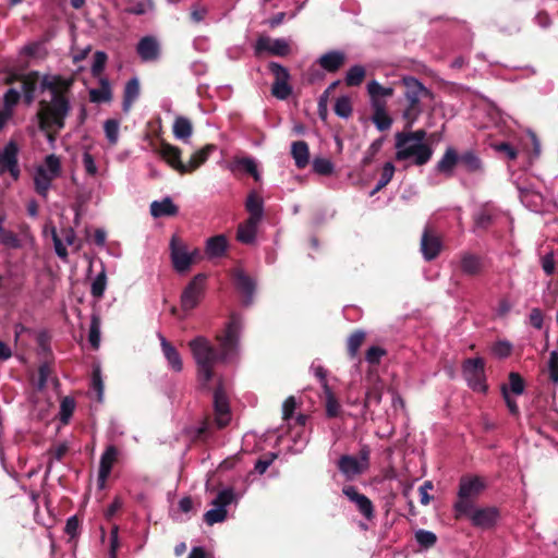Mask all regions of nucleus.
<instances>
[{
  "mask_svg": "<svg viewBox=\"0 0 558 558\" xmlns=\"http://www.w3.org/2000/svg\"><path fill=\"white\" fill-rule=\"evenodd\" d=\"M117 457L118 450L113 446H109L102 453L99 466V481L101 482V485H104V483L108 478L111 469L117 460Z\"/></svg>",
  "mask_w": 558,
  "mask_h": 558,
  "instance_id": "nucleus-23",
  "label": "nucleus"
},
{
  "mask_svg": "<svg viewBox=\"0 0 558 558\" xmlns=\"http://www.w3.org/2000/svg\"><path fill=\"white\" fill-rule=\"evenodd\" d=\"M484 366V360L481 357L469 359L463 364V375L469 386L478 392H485L487 389Z\"/></svg>",
  "mask_w": 558,
  "mask_h": 558,
  "instance_id": "nucleus-8",
  "label": "nucleus"
},
{
  "mask_svg": "<svg viewBox=\"0 0 558 558\" xmlns=\"http://www.w3.org/2000/svg\"><path fill=\"white\" fill-rule=\"evenodd\" d=\"M386 351L379 347H371L366 352V361L369 364H378Z\"/></svg>",
  "mask_w": 558,
  "mask_h": 558,
  "instance_id": "nucleus-60",
  "label": "nucleus"
},
{
  "mask_svg": "<svg viewBox=\"0 0 558 558\" xmlns=\"http://www.w3.org/2000/svg\"><path fill=\"white\" fill-rule=\"evenodd\" d=\"M291 154L295 161V166L299 169H303L308 165L310 161V150L308 146L303 141L294 142L291 146Z\"/></svg>",
  "mask_w": 558,
  "mask_h": 558,
  "instance_id": "nucleus-31",
  "label": "nucleus"
},
{
  "mask_svg": "<svg viewBox=\"0 0 558 558\" xmlns=\"http://www.w3.org/2000/svg\"><path fill=\"white\" fill-rule=\"evenodd\" d=\"M71 85L72 80L59 75H45L40 80L41 92L47 90L49 94L39 101L37 119L39 129L46 133L50 143L54 142L56 134L65 125L71 109L66 92Z\"/></svg>",
  "mask_w": 558,
  "mask_h": 558,
  "instance_id": "nucleus-2",
  "label": "nucleus"
},
{
  "mask_svg": "<svg viewBox=\"0 0 558 558\" xmlns=\"http://www.w3.org/2000/svg\"><path fill=\"white\" fill-rule=\"evenodd\" d=\"M254 49L256 56L266 52L277 57L288 56L291 50L288 40L283 38H271L269 36H259Z\"/></svg>",
  "mask_w": 558,
  "mask_h": 558,
  "instance_id": "nucleus-10",
  "label": "nucleus"
},
{
  "mask_svg": "<svg viewBox=\"0 0 558 558\" xmlns=\"http://www.w3.org/2000/svg\"><path fill=\"white\" fill-rule=\"evenodd\" d=\"M21 97V93L15 88H10L3 97V109L13 114V108L16 106Z\"/></svg>",
  "mask_w": 558,
  "mask_h": 558,
  "instance_id": "nucleus-47",
  "label": "nucleus"
},
{
  "mask_svg": "<svg viewBox=\"0 0 558 558\" xmlns=\"http://www.w3.org/2000/svg\"><path fill=\"white\" fill-rule=\"evenodd\" d=\"M234 280L236 287L243 293H245L247 296H252L254 291V282L248 276H246L242 270H236L234 272Z\"/></svg>",
  "mask_w": 558,
  "mask_h": 558,
  "instance_id": "nucleus-40",
  "label": "nucleus"
},
{
  "mask_svg": "<svg viewBox=\"0 0 558 558\" xmlns=\"http://www.w3.org/2000/svg\"><path fill=\"white\" fill-rule=\"evenodd\" d=\"M136 51L142 61L153 62L160 56V44L156 37L145 36L138 41Z\"/></svg>",
  "mask_w": 558,
  "mask_h": 558,
  "instance_id": "nucleus-17",
  "label": "nucleus"
},
{
  "mask_svg": "<svg viewBox=\"0 0 558 558\" xmlns=\"http://www.w3.org/2000/svg\"><path fill=\"white\" fill-rule=\"evenodd\" d=\"M216 150V146L214 144H207L201 149L196 150L186 162V173H192L196 169H198L202 165H204L211 153Z\"/></svg>",
  "mask_w": 558,
  "mask_h": 558,
  "instance_id": "nucleus-24",
  "label": "nucleus"
},
{
  "mask_svg": "<svg viewBox=\"0 0 558 558\" xmlns=\"http://www.w3.org/2000/svg\"><path fill=\"white\" fill-rule=\"evenodd\" d=\"M335 112L341 118H349L352 113V105L349 97H340L335 104Z\"/></svg>",
  "mask_w": 558,
  "mask_h": 558,
  "instance_id": "nucleus-45",
  "label": "nucleus"
},
{
  "mask_svg": "<svg viewBox=\"0 0 558 558\" xmlns=\"http://www.w3.org/2000/svg\"><path fill=\"white\" fill-rule=\"evenodd\" d=\"M106 286H107L106 274H105V271H101L100 274H98L96 276V278L94 279V281L92 283V294L95 298L100 299L105 293Z\"/></svg>",
  "mask_w": 558,
  "mask_h": 558,
  "instance_id": "nucleus-49",
  "label": "nucleus"
},
{
  "mask_svg": "<svg viewBox=\"0 0 558 558\" xmlns=\"http://www.w3.org/2000/svg\"><path fill=\"white\" fill-rule=\"evenodd\" d=\"M512 345L508 341H498L493 347V353L498 357H507L510 355Z\"/></svg>",
  "mask_w": 558,
  "mask_h": 558,
  "instance_id": "nucleus-62",
  "label": "nucleus"
},
{
  "mask_svg": "<svg viewBox=\"0 0 558 558\" xmlns=\"http://www.w3.org/2000/svg\"><path fill=\"white\" fill-rule=\"evenodd\" d=\"M0 243L8 248H20L22 247V242L20 238L11 230H5L0 236Z\"/></svg>",
  "mask_w": 558,
  "mask_h": 558,
  "instance_id": "nucleus-46",
  "label": "nucleus"
},
{
  "mask_svg": "<svg viewBox=\"0 0 558 558\" xmlns=\"http://www.w3.org/2000/svg\"><path fill=\"white\" fill-rule=\"evenodd\" d=\"M172 133L173 136L183 142L189 143L190 138L193 134V124L191 120L183 116H178L174 119L173 125H172Z\"/></svg>",
  "mask_w": 558,
  "mask_h": 558,
  "instance_id": "nucleus-21",
  "label": "nucleus"
},
{
  "mask_svg": "<svg viewBox=\"0 0 558 558\" xmlns=\"http://www.w3.org/2000/svg\"><path fill=\"white\" fill-rule=\"evenodd\" d=\"M364 339H365V332L362 330H357L349 337L348 351L352 357H354L357 354L359 349L361 348V345L364 342Z\"/></svg>",
  "mask_w": 558,
  "mask_h": 558,
  "instance_id": "nucleus-43",
  "label": "nucleus"
},
{
  "mask_svg": "<svg viewBox=\"0 0 558 558\" xmlns=\"http://www.w3.org/2000/svg\"><path fill=\"white\" fill-rule=\"evenodd\" d=\"M337 465L341 474L348 481H352L368 470L369 450L367 448H363L359 456L344 454L340 457Z\"/></svg>",
  "mask_w": 558,
  "mask_h": 558,
  "instance_id": "nucleus-6",
  "label": "nucleus"
},
{
  "mask_svg": "<svg viewBox=\"0 0 558 558\" xmlns=\"http://www.w3.org/2000/svg\"><path fill=\"white\" fill-rule=\"evenodd\" d=\"M160 157L180 174L186 173V163L181 161V149L174 145L162 143L158 150Z\"/></svg>",
  "mask_w": 558,
  "mask_h": 558,
  "instance_id": "nucleus-15",
  "label": "nucleus"
},
{
  "mask_svg": "<svg viewBox=\"0 0 558 558\" xmlns=\"http://www.w3.org/2000/svg\"><path fill=\"white\" fill-rule=\"evenodd\" d=\"M100 341V324L97 317H93L89 328V342L97 349Z\"/></svg>",
  "mask_w": 558,
  "mask_h": 558,
  "instance_id": "nucleus-54",
  "label": "nucleus"
},
{
  "mask_svg": "<svg viewBox=\"0 0 558 558\" xmlns=\"http://www.w3.org/2000/svg\"><path fill=\"white\" fill-rule=\"evenodd\" d=\"M61 173V161L58 156L51 154L46 157L44 165L36 168L34 173V185L36 192L47 197L51 183Z\"/></svg>",
  "mask_w": 558,
  "mask_h": 558,
  "instance_id": "nucleus-5",
  "label": "nucleus"
},
{
  "mask_svg": "<svg viewBox=\"0 0 558 558\" xmlns=\"http://www.w3.org/2000/svg\"><path fill=\"white\" fill-rule=\"evenodd\" d=\"M441 248L440 239L432 234L428 229H425L421 239V251L426 260H432L437 257Z\"/></svg>",
  "mask_w": 558,
  "mask_h": 558,
  "instance_id": "nucleus-18",
  "label": "nucleus"
},
{
  "mask_svg": "<svg viewBox=\"0 0 558 558\" xmlns=\"http://www.w3.org/2000/svg\"><path fill=\"white\" fill-rule=\"evenodd\" d=\"M235 166L242 168L244 171L250 173L256 181L260 180V174L257 169V163L252 158H240L234 161Z\"/></svg>",
  "mask_w": 558,
  "mask_h": 558,
  "instance_id": "nucleus-41",
  "label": "nucleus"
},
{
  "mask_svg": "<svg viewBox=\"0 0 558 558\" xmlns=\"http://www.w3.org/2000/svg\"><path fill=\"white\" fill-rule=\"evenodd\" d=\"M521 201L527 205H533L535 208L542 203V195L531 191L521 192Z\"/></svg>",
  "mask_w": 558,
  "mask_h": 558,
  "instance_id": "nucleus-59",
  "label": "nucleus"
},
{
  "mask_svg": "<svg viewBox=\"0 0 558 558\" xmlns=\"http://www.w3.org/2000/svg\"><path fill=\"white\" fill-rule=\"evenodd\" d=\"M484 487L483 482L478 477H464L460 482L459 497L473 498Z\"/></svg>",
  "mask_w": 558,
  "mask_h": 558,
  "instance_id": "nucleus-27",
  "label": "nucleus"
},
{
  "mask_svg": "<svg viewBox=\"0 0 558 558\" xmlns=\"http://www.w3.org/2000/svg\"><path fill=\"white\" fill-rule=\"evenodd\" d=\"M383 387L374 386L371 390L366 392L365 397V407H369L372 404H379L381 401Z\"/></svg>",
  "mask_w": 558,
  "mask_h": 558,
  "instance_id": "nucleus-57",
  "label": "nucleus"
},
{
  "mask_svg": "<svg viewBox=\"0 0 558 558\" xmlns=\"http://www.w3.org/2000/svg\"><path fill=\"white\" fill-rule=\"evenodd\" d=\"M459 161V156L453 147H447L444 156L437 162L436 169L438 172L451 177L453 169Z\"/></svg>",
  "mask_w": 558,
  "mask_h": 558,
  "instance_id": "nucleus-26",
  "label": "nucleus"
},
{
  "mask_svg": "<svg viewBox=\"0 0 558 558\" xmlns=\"http://www.w3.org/2000/svg\"><path fill=\"white\" fill-rule=\"evenodd\" d=\"M198 251L194 250L189 252L186 246L181 243L177 238L171 240V259L175 270L184 272L189 270L194 258L198 255Z\"/></svg>",
  "mask_w": 558,
  "mask_h": 558,
  "instance_id": "nucleus-11",
  "label": "nucleus"
},
{
  "mask_svg": "<svg viewBox=\"0 0 558 558\" xmlns=\"http://www.w3.org/2000/svg\"><path fill=\"white\" fill-rule=\"evenodd\" d=\"M120 123L117 120H107L104 124V131L108 142L111 145H116L119 140Z\"/></svg>",
  "mask_w": 558,
  "mask_h": 558,
  "instance_id": "nucleus-42",
  "label": "nucleus"
},
{
  "mask_svg": "<svg viewBox=\"0 0 558 558\" xmlns=\"http://www.w3.org/2000/svg\"><path fill=\"white\" fill-rule=\"evenodd\" d=\"M245 207L250 214L248 219H252V221L262 220L264 213L263 199L255 192L248 194Z\"/></svg>",
  "mask_w": 558,
  "mask_h": 558,
  "instance_id": "nucleus-33",
  "label": "nucleus"
},
{
  "mask_svg": "<svg viewBox=\"0 0 558 558\" xmlns=\"http://www.w3.org/2000/svg\"><path fill=\"white\" fill-rule=\"evenodd\" d=\"M345 61V54L341 51H330L319 58L320 66L328 71H337Z\"/></svg>",
  "mask_w": 558,
  "mask_h": 558,
  "instance_id": "nucleus-29",
  "label": "nucleus"
},
{
  "mask_svg": "<svg viewBox=\"0 0 558 558\" xmlns=\"http://www.w3.org/2000/svg\"><path fill=\"white\" fill-rule=\"evenodd\" d=\"M141 92L140 81L137 77H133L128 81L124 87V99H123V110L130 111L134 101L138 98Z\"/></svg>",
  "mask_w": 558,
  "mask_h": 558,
  "instance_id": "nucleus-32",
  "label": "nucleus"
},
{
  "mask_svg": "<svg viewBox=\"0 0 558 558\" xmlns=\"http://www.w3.org/2000/svg\"><path fill=\"white\" fill-rule=\"evenodd\" d=\"M325 403H326V413L329 417H335L340 412V404L336 397L333 396L328 384H325Z\"/></svg>",
  "mask_w": 558,
  "mask_h": 558,
  "instance_id": "nucleus-39",
  "label": "nucleus"
},
{
  "mask_svg": "<svg viewBox=\"0 0 558 558\" xmlns=\"http://www.w3.org/2000/svg\"><path fill=\"white\" fill-rule=\"evenodd\" d=\"M112 97L111 87L107 78H100V87L89 90V99L93 102H107Z\"/></svg>",
  "mask_w": 558,
  "mask_h": 558,
  "instance_id": "nucleus-36",
  "label": "nucleus"
},
{
  "mask_svg": "<svg viewBox=\"0 0 558 558\" xmlns=\"http://www.w3.org/2000/svg\"><path fill=\"white\" fill-rule=\"evenodd\" d=\"M75 408V402L73 399L64 398L61 402L60 415L61 421L63 423H68L70 416L72 415Z\"/></svg>",
  "mask_w": 558,
  "mask_h": 558,
  "instance_id": "nucleus-56",
  "label": "nucleus"
},
{
  "mask_svg": "<svg viewBox=\"0 0 558 558\" xmlns=\"http://www.w3.org/2000/svg\"><path fill=\"white\" fill-rule=\"evenodd\" d=\"M426 132H401L396 134V158L398 160L413 159L417 166L427 163L433 156V148L425 143Z\"/></svg>",
  "mask_w": 558,
  "mask_h": 558,
  "instance_id": "nucleus-3",
  "label": "nucleus"
},
{
  "mask_svg": "<svg viewBox=\"0 0 558 558\" xmlns=\"http://www.w3.org/2000/svg\"><path fill=\"white\" fill-rule=\"evenodd\" d=\"M395 173V166L391 162H386L383 167L381 178L378 181L376 189L373 191L372 194L378 192L384 186H386L392 179Z\"/></svg>",
  "mask_w": 558,
  "mask_h": 558,
  "instance_id": "nucleus-48",
  "label": "nucleus"
},
{
  "mask_svg": "<svg viewBox=\"0 0 558 558\" xmlns=\"http://www.w3.org/2000/svg\"><path fill=\"white\" fill-rule=\"evenodd\" d=\"M150 214L154 218L175 216L178 214V207L170 197H165L161 201H154L150 204Z\"/></svg>",
  "mask_w": 558,
  "mask_h": 558,
  "instance_id": "nucleus-25",
  "label": "nucleus"
},
{
  "mask_svg": "<svg viewBox=\"0 0 558 558\" xmlns=\"http://www.w3.org/2000/svg\"><path fill=\"white\" fill-rule=\"evenodd\" d=\"M241 329V320L233 316L223 335L217 336L220 353H217L210 341L203 336H197L189 342V348L197 366V377L203 386H207L213 379L216 362L230 361L238 354Z\"/></svg>",
  "mask_w": 558,
  "mask_h": 558,
  "instance_id": "nucleus-1",
  "label": "nucleus"
},
{
  "mask_svg": "<svg viewBox=\"0 0 558 558\" xmlns=\"http://www.w3.org/2000/svg\"><path fill=\"white\" fill-rule=\"evenodd\" d=\"M549 378L554 384H558V352L551 351L548 360Z\"/></svg>",
  "mask_w": 558,
  "mask_h": 558,
  "instance_id": "nucleus-55",
  "label": "nucleus"
},
{
  "mask_svg": "<svg viewBox=\"0 0 558 558\" xmlns=\"http://www.w3.org/2000/svg\"><path fill=\"white\" fill-rule=\"evenodd\" d=\"M542 267L546 275L550 276L555 271V255L554 252H549L542 257Z\"/></svg>",
  "mask_w": 558,
  "mask_h": 558,
  "instance_id": "nucleus-64",
  "label": "nucleus"
},
{
  "mask_svg": "<svg viewBox=\"0 0 558 558\" xmlns=\"http://www.w3.org/2000/svg\"><path fill=\"white\" fill-rule=\"evenodd\" d=\"M162 353L168 362L169 367L180 373L183 369V362L178 350L161 335H158Z\"/></svg>",
  "mask_w": 558,
  "mask_h": 558,
  "instance_id": "nucleus-19",
  "label": "nucleus"
},
{
  "mask_svg": "<svg viewBox=\"0 0 558 558\" xmlns=\"http://www.w3.org/2000/svg\"><path fill=\"white\" fill-rule=\"evenodd\" d=\"M415 539L420 545L430 547L436 543L437 537L433 532L420 530L415 533Z\"/></svg>",
  "mask_w": 558,
  "mask_h": 558,
  "instance_id": "nucleus-53",
  "label": "nucleus"
},
{
  "mask_svg": "<svg viewBox=\"0 0 558 558\" xmlns=\"http://www.w3.org/2000/svg\"><path fill=\"white\" fill-rule=\"evenodd\" d=\"M313 169L318 174L328 175L333 171V165L330 160L325 158H316L313 161Z\"/></svg>",
  "mask_w": 558,
  "mask_h": 558,
  "instance_id": "nucleus-52",
  "label": "nucleus"
},
{
  "mask_svg": "<svg viewBox=\"0 0 558 558\" xmlns=\"http://www.w3.org/2000/svg\"><path fill=\"white\" fill-rule=\"evenodd\" d=\"M342 494L355 505L356 509L367 520H372L374 518V506L371 499L364 494L359 493V490L351 485H347L342 488Z\"/></svg>",
  "mask_w": 558,
  "mask_h": 558,
  "instance_id": "nucleus-13",
  "label": "nucleus"
},
{
  "mask_svg": "<svg viewBox=\"0 0 558 558\" xmlns=\"http://www.w3.org/2000/svg\"><path fill=\"white\" fill-rule=\"evenodd\" d=\"M296 408V401L294 397H289L282 404V418L288 421L292 417V414Z\"/></svg>",
  "mask_w": 558,
  "mask_h": 558,
  "instance_id": "nucleus-63",
  "label": "nucleus"
},
{
  "mask_svg": "<svg viewBox=\"0 0 558 558\" xmlns=\"http://www.w3.org/2000/svg\"><path fill=\"white\" fill-rule=\"evenodd\" d=\"M268 68L275 76L271 88L272 96L281 100L287 99L292 93L289 85L290 74L288 70L277 62H270Z\"/></svg>",
  "mask_w": 558,
  "mask_h": 558,
  "instance_id": "nucleus-9",
  "label": "nucleus"
},
{
  "mask_svg": "<svg viewBox=\"0 0 558 558\" xmlns=\"http://www.w3.org/2000/svg\"><path fill=\"white\" fill-rule=\"evenodd\" d=\"M470 518L476 526L490 527L497 521L498 511L495 508L477 509L471 513Z\"/></svg>",
  "mask_w": 558,
  "mask_h": 558,
  "instance_id": "nucleus-22",
  "label": "nucleus"
},
{
  "mask_svg": "<svg viewBox=\"0 0 558 558\" xmlns=\"http://www.w3.org/2000/svg\"><path fill=\"white\" fill-rule=\"evenodd\" d=\"M17 151V145L12 141L0 151V172L9 171L14 180L20 175Z\"/></svg>",
  "mask_w": 558,
  "mask_h": 558,
  "instance_id": "nucleus-14",
  "label": "nucleus"
},
{
  "mask_svg": "<svg viewBox=\"0 0 558 558\" xmlns=\"http://www.w3.org/2000/svg\"><path fill=\"white\" fill-rule=\"evenodd\" d=\"M51 234L57 255L61 258H65L68 256L66 244L59 238L56 229H52Z\"/></svg>",
  "mask_w": 558,
  "mask_h": 558,
  "instance_id": "nucleus-61",
  "label": "nucleus"
},
{
  "mask_svg": "<svg viewBox=\"0 0 558 558\" xmlns=\"http://www.w3.org/2000/svg\"><path fill=\"white\" fill-rule=\"evenodd\" d=\"M365 75V68L356 64L348 70L344 82L348 86H359L362 84Z\"/></svg>",
  "mask_w": 558,
  "mask_h": 558,
  "instance_id": "nucleus-38",
  "label": "nucleus"
},
{
  "mask_svg": "<svg viewBox=\"0 0 558 558\" xmlns=\"http://www.w3.org/2000/svg\"><path fill=\"white\" fill-rule=\"evenodd\" d=\"M459 161H461L470 172H475L482 169L481 160L473 153L462 155L459 157Z\"/></svg>",
  "mask_w": 558,
  "mask_h": 558,
  "instance_id": "nucleus-44",
  "label": "nucleus"
},
{
  "mask_svg": "<svg viewBox=\"0 0 558 558\" xmlns=\"http://www.w3.org/2000/svg\"><path fill=\"white\" fill-rule=\"evenodd\" d=\"M373 109L374 114L372 117V121L376 128L379 131L388 130L392 124V120L386 111V105H378L377 107H373Z\"/></svg>",
  "mask_w": 558,
  "mask_h": 558,
  "instance_id": "nucleus-37",
  "label": "nucleus"
},
{
  "mask_svg": "<svg viewBox=\"0 0 558 558\" xmlns=\"http://www.w3.org/2000/svg\"><path fill=\"white\" fill-rule=\"evenodd\" d=\"M22 93L26 104H32L35 98V92L39 83V75L36 72L21 76Z\"/></svg>",
  "mask_w": 558,
  "mask_h": 558,
  "instance_id": "nucleus-28",
  "label": "nucleus"
},
{
  "mask_svg": "<svg viewBox=\"0 0 558 558\" xmlns=\"http://www.w3.org/2000/svg\"><path fill=\"white\" fill-rule=\"evenodd\" d=\"M234 500V493L231 488L221 490L213 500V508L206 511L204 520L208 525L223 522L227 518V506Z\"/></svg>",
  "mask_w": 558,
  "mask_h": 558,
  "instance_id": "nucleus-7",
  "label": "nucleus"
},
{
  "mask_svg": "<svg viewBox=\"0 0 558 558\" xmlns=\"http://www.w3.org/2000/svg\"><path fill=\"white\" fill-rule=\"evenodd\" d=\"M259 222L260 221H252V219H247L238 229V240L245 244L253 243L255 240L257 226Z\"/></svg>",
  "mask_w": 558,
  "mask_h": 558,
  "instance_id": "nucleus-35",
  "label": "nucleus"
},
{
  "mask_svg": "<svg viewBox=\"0 0 558 558\" xmlns=\"http://www.w3.org/2000/svg\"><path fill=\"white\" fill-rule=\"evenodd\" d=\"M367 93L371 98L372 107H377L378 105H386L383 98L391 97L393 95V88L385 87L377 81H371L367 84Z\"/></svg>",
  "mask_w": 558,
  "mask_h": 558,
  "instance_id": "nucleus-20",
  "label": "nucleus"
},
{
  "mask_svg": "<svg viewBox=\"0 0 558 558\" xmlns=\"http://www.w3.org/2000/svg\"><path fill=\"white\" fill-rule=\"evenodd\" d=\"M461 269L465 275L469 276L478 275L483 269V262L478 256L464 254L461 257Z\"/></svg>",
  "mask_w": 558,
  "mask_h": 558,
  "instance_id": "nucleus-34",
  "label": "nucleus"
},
{
  "mask_svg": "<svg viewBox=\"0 0 558 558\" xmlns=\"http://www.w3.org/2000/svg\"><path fill=\"white\" fill-rule=\"evenodd\" d=\"M228 247L227 238L222 234L209 238L206 242V254L210 258L221 257Z\"/></svg>",
  "mask_w": 558,
  "mask_h": 558,
  "instance_id": "nucleus-30",
  "label": "nucleus"
},
{
  "mask_svg": "<svg viewBox=\"0 0 558 558\" xmlns=\"http://www.w3.org/2000/svg\"><path fill=\"white\" fill-rule=\"evenodd\" d=\"M82 163L87 175L96 177L98 174V167L95 158L89 151H84L82 155Z\"/></svg>",
  "mask_w": 558,
  "mask_h": 558,
  "instance_id": "nucleus-50",
  "label": "nucleus"
},
{
  "mask_svg": "<svg viewBox=\"0 0 558 558\" xmlns=\"http://www.w3.org/2000/svg\"><path fill=\"white\" fill-rule=\"evenodd\" d=\"M509 386L513 393L521 395L524 391V381L518 373H510Z\"/></svg>",
  "mask_w": 558,
  "mask_h": 558,
  "instance_id": "nucleus-58",
  "label": "nucleus"
},
{
  "mask_svg": "<svg viewBox=\"0 0 558 558\" xmlns=\"http://www.w3.org/2000/svg\"><path fill=\"white\" fill-rule=\"evenodd\" d=\"M404 86V97L408 106L403 110L402 117L407 121V126L411 128L422 112L421 100L429 96V90L415 77L404 76L401 81Z\"/></svg>",
  "mask_w": 558,
  "mask_h": 558,
  "instance_id": "nucleus-4",
  "label": "nucleus"
},
{
  "mask_svg": "<svg viewBox=\"0 0 558 558\" xmlns=\"http://www.w3.org/2000/svg\"><path fill=\"white\" fill-rule=\"evenodd\" d=\"M107 54L104 51H96L94 54V62L92 64V74L97 77L101 74L107 62Z\"/></svg>",
  "mask_w": 558,
  "mask_h": 558,
  "instance_id": "nucleus-51",
  "label": "nucleus"
},
{
  "mask_svg": "<svg viewBox=\"0 0 558 558\" xmlns=\"http://www.w3.org/2000/svg\"><path fill=\"white\" fill-rule=\"evenodd\" d=\"M214 407L216 423L221 428L230 422V410L228 398L221 387H218L214 393Z\"/></svg>",
  "mask_w": 558,
  "mask_h": 558,
  "instance_id": "nucleus-16",
  "label": "nucleus"
},
{
  "mask_svg": "<svg viewBox=\"0 0 558 558\" xmlns=\"http://www.w3.org/2000/svg\"><path fill=\"white\" fill-rule=\"evenodd\" d=\"M205 276L197 275L184 289L181 296V304L184 311L193 310L199 302L204 291Z\"/></svg>",
  "mask_w": 558,
  "mask_h": 558,
  "instance_id": "nucleus-12",
  "label": "nucleus"
}]
</instances>
